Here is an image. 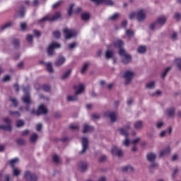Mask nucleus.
<instances>
[{"label":"nucleus","mask_w":181,"mask_h":181,"mask_svg":"<svg viewBox=\"0 0 181 181\" xmlns=\"http://www.w3.org/2000/svg\"><path fill=\"white\" fill-rule=\"evenodd\" d=\"M146 158L149 162H153L155 159H156V155H155L153 153H150L147 154Z\"/></svg>","instance_id":"obj_22"},{"label":"nucleus","mask_w":181,"mask_h":181,"mask_svg":"<svg viewBox=\"0 0 181 181\" xmlns=\"http://www.w3.org/2000/svg\"><path fill=\"white\" fill-rule=\"evenodd\" d=\"M122 172H134V168L131 165H127L122 168Z\"/></svg>","instance_id":"obj_27"},{"label":"nucleus","mask_w":181,"mask_h":181,"mask_svg":"<svg viewBox=\"0 0 181 181\" xmlns=\"http://www.w3.org/2000/svg\"><path fill=\"white\" fill-rule=\"evenodd\" d=\"M105 159H107V156H102L99 158V162L101 163L104 162V160H105Z\"/></svg>","instance_id":"obj_59"},{"label":"nucleus","mask_w":181,"mask_h":181,"mask_svg":"<svg viewBox=\"0 0 181 181\" xmlns=\"http://www.w3.org/2000/svg\"><path fill=\"white\" fill-rule=\"evenodd\" d=\"M115 47H117L119 49V54L122 57V63L124 64H128L130 63L132 58L131 55L127 54L124 49H122V46H124V42L121 40H117L114 42Z\"/></svg>","instance_id":"obj_1"},{"label":"nucleus","mask_w":181,"mask_h":181,"mask_svg":"<svg viewBox=\"0 0 181 181\" xmlns=\"http://www.w3.org/2000/svg\"><path fill=\"white\" fill-rule=\"evenodd\" d=\"M74 90H76L75 95H69L67 96V101H77L78 94H81L83 93V90H84V85L83 83H80L78 86L75 85L74 86Z\"/></svg>","instance_id":"obj_2"},{"label":"nucleus","mask_w":181,"mask_h":181,"mask_svg":"<svg viewBox=\"0 0 181 181\" xmlns=\"http://www.w3.org/2000/svg\"><path fill=\"white\" fill-rule=\"evenodd\" d=\"M25 125V122L22 119H18L16 121V127L17 128H20V127H23Z\"/></svg>","instance_id":"obj_38"},{"label":"nucleus","mask_w":181,"mask_h":181,"mask_svg":"<svg viewBox=\"0 0 181 181\" xmlns=\"http://www.w3.org/2000/svg\"><path fill=\"white\" fill-rule=\"evenodd\" d=\"M13 45L14 46V47H19V40L18 39H13L12 41Z\"/></svg>","instance_id":"obj_43"},{"label":"nucleus","mask_w":181,"mask_h":181,"mask_svg":"<svg viewBox=\"0 0 181 181\" xmlns=\"http://www.w3.org/2000/svg\"><path fill=\"white\" fill-rule=\"evenodd\" d=\"M10 101H11V103H13L14 107H18V100H16V99L10 98Z\"/></svg>","instance_id":"obj_52"},{"label":"nucleus","mask_w":181,"mask_h":181,"mask_svg":"<svg viewBox=\"0 0 181 181\" xmlns=\"http://www.w3.org/2000/svg\"><path fill=\"white\" fill-rule=\"evenodd\" d=\"M27 42H28L29 43L33 42V36H32L31 35H27Z\"/></svg>","instance_id":"obj_53"},{"label":"nucleus","mask_w":181,"mask_h":181,"mask_svg":"<svg viewBox=\"0 0 181 181\" xmlns=\"http://www.w3.org/2000/svg\"><path fill=\"white\" fill-rule=\"evenodd\" d=\"M81 12V8L80 7H78L77 8H76L74 11V13H80Z\"/></svg>","instance_id":"obj_64"},{"label":"nucleus","mask_w":181,"mask_h":181,"mask_svg":"<svg viewBox=\"0 0 181 181\" xmlns=\"http://www.w3.org/2000/svg\"><path fill=\"white\" fill-rule=\"evenodd\" d=\"M146 16L145 14V11H144V10H139L136 13V18L137 21H139V22L144 21V19H145Z\"/></svg>","instance_id":"obj_14"},{"label":"nucleus","mask_w":181,"mask_h":181,"mask_svg":"<svg viewBox=\"0 0 181 181\" xmlns=\"http://www.w3.org/2000/svg\"><path fill=\"white\" fill-rule=\"evenodd\" d=\"M36 139H37V134L36 133H34L30 136V141L32 143L36 142Z\"/></svg>","instance_id":"obj_31"},{"label":"nucleus","mask_w":181,"mask_h":181,"mask_svg":"<svg viewBox=\"0 0 181 181\" xmlns=\"http://www.w3.org/2000/svg\"><path fill=\"white\" fill-rule=\"evenodd\" d=\"M64 62H66V59L64 57H59L55 62V66L59 67V66H62Z\"/></svg>","instance_id":"obj_19"},{"label":"nucleus","mask_w":181,"mask_h":181,"mask_svg":"<svg viewBox=\"0 0 181 181\" xmlns=\"http://www.w3.org/2000/svg\"><path fill=\"white\" fill-rule=\"evenodd\" d=\"M142 125H144L142 121L139 120L134 123V128L135 129H141V128H142Z\"/></svg>","instance_id":"obj_26"},{"label":"nucleus","mask_w":181,"mask_h":181,"mask_svg":"<svg viewBox=\"0 0 181 181\" xmlns=\"http://www.w3.org/2000/svg\"><path fill=\"white\" fill-rule=\"evenodd\" d=\"M71 74V69H68L66 73H64L62 76V79L64 80L65 78H67V77H69V76H70V74Z\"/></svg>","instance_id":"obj_30"},{"label":"nucleus","mask_w":181,"mask_h":181,"mask_svg":"<svg viewBox=\"0 0 181 181\" xmlns=\"http://www.w3.org/2000/svg\"><path fill=\"white\" fill-rule=\"evenodd\" d=\"M123 77L125 78V84H129V83H131V80H132V78L134 77V73L129 71H126Z\"/></svg>","instance_id":"obj_10"},{"label":"nucleus","mask_w":181,"mask_h":181,"mask_svg":"<svg viewBox=\"0 0 181 181\" xmlns=\"http://www.w3.org/2000/svg\"><path fill=\"white\" fill-rule=\"evenodd\" d=\"M166 115L169 118H172L175 115V109L173 107H170L166 110Z\"/></svg>","instance_id":"obj_21"},{"label":"nucleus","mask_w":181,"mask_h":181,"mask_svg":"<svg viewBox=\"0 0 181 181\" xmlns=\"http://www.w3.org/2000/svg\"><path fill=\"white\" fill-rule=\"evenodd\" d=\"M59 6H62V1H59L58 2L55 3L52 6V9H57V8H59Z\"/></svg>","instance_id":"obj_45"},{"label":"nucleus","mask_w":181,"mask_h":181,"mask_svg":"<svg viewBox=\"0 0 181 181\" xmlns=\"http://www.w3.org/2000/svg\"><path fill=\"white\" fill-rule=\"evenodd\" d=\"M12 25H13V22L9 21L8 23L3 25L1 27V30H5V29H8V28H11V26H12Z\"/></svg>","instance_id":"obj_25"},{"label":"nucleus","mask_w":181,"mask_h":181,"mask_svg":"<svg viewBox=\"0 0 181 181\" xmlns=\"http://www.w3.org/2000/svg\"><path fill=\"white\" fill-rule=\"evenodd\" d=\"M62 18V13L60 12L57 11L52 16H50V14H48L41 18L38 21L39 23H42L43 22H54L55 21H58V19H60Z\"/></svg>","instance_id":"obj_3"},{"label":"nucleus","mask_w":181,"mask_h":181,"mask_svg":"<svg viewBox=\"0 0 181 181\" xmlns=\"http://www.w3.org/2000/svg\"><path fill=\"white\" fill-rule=\"evenodd\" d=\"M17 145H25V141L23 139H18L16 140Z\"/></svg>","instance_id":"obj_47"},{"label":"nucleus","mask_w":181,"mask_h":181,"mask_svg":"<svg viewBox=\"0 0 181 181\" xmlns=\"http://www.w3.org/2000/svg\"><path fill=\"white\" fill-rule=\"evenodd\" d=\"M34 35H35V36H37V37L40 36V35H41L40 31L34 30Z\"/></svg>","instance_id":"obj_63"},{"label":"nucleus","mask_w":181,"mask_h":181,"mask_svg":"<svg viewBox=\"0 0 181 181\" xmlns=\"http://www.w3.org/2000/svg\"><path fill=\"white\" fill-rule=\"evenodd\" d=\"M165 23H166V17L160 16L157 18L156 22L151 24L150 29H151V30H153V29H155V28H159L160 26L165 25Z\"/></svg>","instance_id":"obj_5"},{"label":"nucleus","mask_w":181,"mask_h":181,"mask_svg":"<svg viewBox=\"0 0 181 181\" xmlns=\"http://www.w3.org/2000/svg\"><path fill=\"white\" fill-rule=\"evenodd\" d=\"M111 153L115 156H122V151L121 149H118V148L115 146H112Z\"/></svg>","instance_id":"obj_16"},{"label":"nucleus","mask_w":181,"mask_h":181,"mask_svg":"<svg viewBox=\"0 0 181 181\" xmlns=\"http://www.w3.org/2000/svg\"><path fill=\"white\" fill-rule=\"evenodd\" d=\"M100 119V115L93 113L92 114V119Z\"/></svg>","instance_id":"obj_54"},{"label":"nucleus","mask_w":181,"mask_h":181,"mask_svg":"<svg viewBox=\"0 0 181 181\" xmlns=\"http://www.w3.org/2000/svg\"><path fill=\"white\" fill-rule=\"evenodd\" d=\"M126 36H127L128 37H132V36H134V30H126Z\"/></svg>","instance_id":"obj_39"},{"label":"nucleus","mask_w":181,"mask_h":181,"mask_svg":"<svg viewBox=\"0 0 181 181\" xmlns=\"http://www.w3.org/2000/svg\"><path fill=\"white\" fill-rule=\"evenodd\" d=\"M114 56V52L112 51L107 50L105 53V58L106 59H111Z\"/></svg>","instance_id":"obj_33"},{"label":"nucleus","mask_w":181,"mask_h":181,"mask_svg":"<svg viewBox=\"0 0 181 181\" xmlns=\"http://www.w3.org/2000/svg\"><path fill=\"white\" fill-rule=\"evenodd\" d=\"M94 131V127L93 126H90L87 124L83 125V129L82 131L83 134H87V132H93Z\"/></svg>","instance_id":"obj_17"},{"label":"nucleus","mask_w":181,"mask_h":181,"mask_svg":"<svg viewBox=\"0 0 181 181\" xmlns=\"http://www.w3.org/2000/svg\"><path fill=\"white\" fill-rule=\"evenodd\" d=\"M169 153H170V147L168 146L167 148L160 151L159 156L160 158H162V156H165V155H169Z\"/></svg>","instance_id":"obj_18"},{"label":"nucleus","mask_w":181,"mask_h":181,"mask_svg":"<svg viewBox=\"0 0 181 181\" xmlns=\"http://www.w3.org/2000/svg\"><path fill=\"white\" fill-rule=\"evenodd\" d=\"M131 129V127L129 124H127L124 128H121L119 129L121 135H123L124 136L126 137V139L124 141L123 144L124 146H129V139H128V131Z\"/></svg>","instance_id":"obj_4"},{"label":"nucleus","mask_w":181,"mask_h":181,"mask_svg":"<svg viewBox=\"0 0 181 181\" xmlns=\"http://www.w3.org/2000/svg\"><path fill=\"white\" fill-rule=\"evenodd\" d=\"M135 16H136V13L133 12L129 14V19H134V18H135Z\"/></svg>","instance_id":"obj_61"},{"label":"nucleus","mask_w":181,"mask_h":181,"mask_svg":"<svg viewBox=\"0 0 181 181\" xmlns=\"http://www.w3.org/2000/svg\"><path fill=\"white\" fill-rule=\"evenodd\" d=\"M36 129L38 132L42 131V124H37L36 126Z\"/></svg>","instance_id":"obj_62"},{"label":"nucleus","mask_w":181,"mask_h":181,"mask_svg":"<svg viewBox=\"0 0 181 181\" xmlns=\"http://www.w3.org/2000/svg\"><path fill=\"white\" fill-rule=\"evenodd\" d=\"M73 8H74V4H71L69 5L68 8V15L69 16H71V13H73Z\"/></svg>","instance_id":"obj_37"},{"label":"nucleus","mask_w":181,"mask_h":181,"mask_svg":"<svg viewBox=\"0 0 181 181\" xmlns=\"http://www.w3.org/2000/svg\"><path fill=\"white\" fill-rule=\"evenodd\" d=\"M52 35L54 37H56V39H59L60 37V32L59 31L53 32Z\"/></svg>","instance_id":"obj_48"},{"label":"nucleus","mask_w":181,"mask_h":181,"mask_svg":"<svg viewBox=\"0 0 181 181\" xmlns=\"http://www.w3.org/2000/svg\"><path fill=\"white\" fill-rule=\"evenodd\" d=\"M8 114H10V115H13V117H21V113H19L18 111H9Z\"/></svg>","instance_id":"obj_36"},{"label":"nucleus","mask_w":181,"mask_h":181,"mask_svg":"<svg viewBox=\"0 0 181 181\" xmlns=\"http://www.w3.org/2000/svg\"><path fill=\"white\" fill-rule=\"evenodd\" d=\"M83 149L80 151V153H84L87 148H88V139L86 137H83L81 139Z\"/></svg>","instance_id":"obj_15"},{"label":"nucleus","mask_w":181,"mask_h":181,"mask_svg":"<svg viewBox=\"0 0 181 181\" xmlns=\"http://www.w3.org/2000/svg\"><path fill=\"white\" fill-rule=\"evenodd\" d=\"M174 18L177 21H180V13H176L175 15H174Z\"/></svg>","instance_id":"obj_56"},{"label":"nucleus","mask_w":181,"mask_h":181,"mask_svg":"<svg viewBox=\"0 0 181 181\" xmlns=\"http://www.w3.org/2000/svg\"><path fill=\"white\" fill-rule=\"evenodd\" d=\"M170 67H167L164 71L162 73L161 77L163 78H164V77H166V75L168 74V71H169V70H170Z\"/></svg>","instance_id":"obj_46"},{"label":"nucleus","mask_w":181,"mask_h":181,"mask_svg":"<svg viewBox=\"0 0 181 181\" xmlns=\"http://www.w3.org/2000/svg\"><path fill=\"white\" fill-rule=\"evenodd\" d=\"M103 4H105V5H109L110 6H112V5H114V2L112 0H103Z\"/></svg>","instance_id":"obj_41"},{"label":"nucleus","mask_w":181,"mask_h":181,"mask_svg":"<svg viewBox=\"0 0 181 181\" xmlns=\"http://www.w3.org/2000/svg\"><path fill=\"white\" fill-rule=\"evenodd\" d=\"M64 35L65 36V39H71L74 36H76V33L73 30H69V28H64Z\"/></svg>","instance_id":"obj_11"},{"label":"nucleus","mask_w":181,"mask_h":181,"mask_svg":"<svg viewBox=\"0 0 181 181\" xmlns=\"http://www.w3.org/2000/svg\"><path fill=\"white\" fill-rule=\"evenodd\" d=\"M13 176H19L21 175V170L16 168H13Z\"/></svg>","instance_id":"obj_35"},{"label":"nucleus","mask_w":181,"mask_h":181,"mask_svg":"<svg viewBox=\"0 0 181 181\" xmlns=\"http://www.w3.org/2000/svg\"><path fill=\"white\" fill-rule=\"evenodd\" d=\"M18 13L19 14L20 18H23L25 16V13H26V8H25V6H22Z\"/></svg>","instance_id":"obj_24"},{"label":"nucleus","mask_w":181,"mask_h":181,"mask_svg":"<svg viewBox=\"0 0 181 181\" xmlns=\"http://www.w3.org/2000/svg\"><path fill=\"white\" fill-rule=\"evenodd\" d=\"M137 52L138 53H140V54L145 53L146 52V47L144 45L139 46L137 49Z\"/></svg>","instance_id":"obj_28"},{"label":"nucleus","mask_w":181,"mask_h":181,"mask_svg":"<svg viewBox=\"0 0 181 181\" xmlns=\"http://www.w3.org/2000/svg\"><path fill=\"white\" fill-rule=\"evenodd\" d=\"M76 42H72L69 44L68 47H69V49H74L76 47Z\"/></svg>","instance_id":"obj_57"},{"label":"nucleus","mask_w":181,"mask_h":181,"mask_svg":"<svg viewBox=\"0 0 181 181\" xmlns=\"http://www.w3.org/2000/svg\"><path fill=\"white\" fill-rule=\"evenodd\" d=\"M20 28L21 30H25L26 29V23H21L20 25Z\"/></svg>","instance_id":"obj_55"},{"label":"nucleus","mask_w":181,"mask_h":181,"mask_svg":"<svg viewBox=\"0 0 181 181\" xmlns=\"http://www.w3.org/2000/svg\"><path fill=\"white\" fill-rule=\"evenodd\" d=\"M45 66L47 67V71H48V73H53V66H52V63H47Z\"/></svg>","instance_id":"obj_29"},{"label":"nucleus","mask_w":181,"mask_h":181,"mask_svg":"<svg viewBox=\"0 0 181 181\" xmlns=\"http://www.w3.org/2000/svg\"><path fill=\"white\" fill-rule=\"evenodd\" d=\"M70 129H71V131H75V129L78 130V125L77 124H71L69 126Z\"/></svg>","instance_id":"obj_49"},{"label":"nucleus","mask_w":181,"mask_h":181,"mask_svg":"<svg viewBox=\"0 0 181 181\" xmlns=\"http://www.w3.org/2000/svg\"><path fill=\"white\" fill-rule=\"evenodd\" d=\"M42 90L44 91H50V86L49 85H43L42 86Z\"/></svg>","instance_id":"obj_50"},{"label":"nucleus","mask_w":181,"mask_h":181,"mask_svg":"<svg viewBox=\"0 0 181 181\" xmlns=\"http://www.w3.org/2000/svg\"><path fill=\"white\" fill-rule=\"evenodd\" d=\"M104 117L110 118L111 122H115V121H117V112H105Z\"/></svg>","instance_id":"obj_12"},{"label":"nucleus","mask_w":181,"mask_h":181,"mask_svg":"<svg viewBox=\"0 0 181 181\" xmlns=\"http://www.w3.org/2000/svg\"><path fill=\"white\" fill-rule=\"evenodd\" d=\"M78 167L81 172H86L87 170V164L83 161L78 163Z\"/></svg>","instance_id":"obj_20"},{"label":"nucleus","mask_w":181,"mask_h":181,"mask_svg":"<svg viewBox=\"0 0 181 181\" xmlns=\"http://www.w3.org/2000/svg\"><path fill=\"white\" fill-rule=\"evenodd\" d=\"M24 179H25L26 181H37V177H36V175L32 174V173L29 171H26L25 173Z\"/></svg>","instance_id":"obj_9"},{"label":"nucleus","mask_w":181,"mask_h":181,"mask_svg":"<svg viewBox=\"0 0 181 181\" xmlns=\"http://www.w3.org/2000/svg\"><path fill=\"white\" fill-rule=\"evenodd\" d=\"M175 64H177V67H178V69L181 70V59L177 58L175 60Z\"/></svg>","instance_id":"obj_42"},{"label":"nucleus","mask_w":181,"mask_h":181,"mask_svg":"<svg viewBox=\"0 0 181 181\" xmlns=\"http://www.w3.org/2000/svg\"><path fill=\"white\" fill-rule=\"evenodd\" d=\"M9 80H11V76L9 75H6L4 76L2 81H9Z\"/></svg>","instance_id":"obj_60"},{"label":"nucleus","mask_w":181,"mask_h":181,"mask_svg":"<svg viewBox=\"0 0 181 181\" xmlns=\"http://www.w3.org/2000/svg\"><path fill=\"white\" fill-rule=\"evenodd\" d=\"M146 88H155V82L151 81L150 83H146Z\"/></svg>","instance_id":"obj_44"},{"label":"nucleus","mask_w":181,"mask_h":181,"mask_svg":"<svg viewBox=\"0 0 181 181\" xmlns=\"http://www.w3.org/2000/svg\"><path fill=\"white\" fill-rule=\"evenodd\" d=\"M18 161H19V159H18V158H15L10 160L8 161V163H9L11 168H14L15 165H16V163H18Z\"/></svg>","instance_id":"obj_23"},{"label":"nucleus","mask_w":181,"mask_h":181,"mask_svg":"<svg viewBox=\"0 0 181 181\" xmlns=\"http://www.w3.org/2000/svg\"><path fill=\"white\" fill-rule=\"evenodd\" d=\"M60 47V44L57 42L52 43L47 48V53L49 56H53V53H54V49H57Z\"/></svg>","instance_id":"obj_8"},{"label":"nucleus","mask_w":181,"mask_h":181,"mask_svg":"<svg viewBox=\"0 0 181 181\" xmlns=\"http://www.w3.org/2000/svg\"><path fill=\"white\" fill-rule=\"evenodd\" d=\"M87 69H88V62L85 63L83 64V66H82V69L81 70V74H84V73H86V70H87Z\"/></svg>","instance_id":"obj_34"},{"label":"nucleus","mask_w":181,"mask_h":181,"mask_svg":"<svg viewBox=\"0 0 181 181\" xmlns=\"http://www.w3.org/2000/svg\"><path fill=\"white\" fill-rule=\"evenodd\" d=\"M52 160L54 163H59V156L57 155H54L52 157Z\"/></svg>","instance_id":"obj_51"},{"label":"nucleus","mask_w":181,"mask_h":181,"mask_svg":"<svg viewBox=\"0 0 181 181\" xmlns=\"http://www.w3.org/2000/svg\"><path fill=\"white\" fill-rule=\"evenodd\" d=\"M46 115L47 114V108L45 107V105L41 104L39 107L38 109L36 110V115L39 117V115Z\"/></svg>","instance_id":"obj_13"},{"label":"nucleus","mask_w":181,"mask_h":181,"mask_svg":"<svg viewBox=\"0 0 181 181\" xmlns=\"http://www.w3.org/2000/svg\"><path fill=\"white\" fill-rule=\"evenodd\" d=\"M29 90H30V88L29 86L23 88V91L25 93L22 98V101L23 103H25V104H30V95L28 93Z\"/></svg>","instance_id":"obj_6"},{"label":"nucleus","mask_w":181,"mask_h":181,"mask_svg":"<svg viewBox=\"0 0 181 181\" xmlns=\"http://www.w3.org/2000/svg\"><path fill=\"white\" fill-rule=\"evenodd\" d=\"M4 122L8 124L0 125V129H2L3 131H12V126H11V119L6 117L4 119Z\"/></svg>","instance_id":"obj_7"},{"label":"nucleus","mask_w":181,"mask_h":181,"mask_svg":"<svg viewBox=\"0 0 181 181\" xmlns=\"http://www.w3.org/2000/svg\"><path fill=\"white\" fill-rule=\"evenodd\" d=\"M22 136H26V135H29V130H24L21 133Z\"/></svg>","instance_id":"obj_58"},{"label":"nucleus","mask_w":181,"mask_h":181,"mask_svg":"<svg viewBox=\"0 0 181 181\" xmlns=\"http://www.w3.org/2000/svg\"><path fill=\"white\" fill-rule=\"evenodd\" d=\"M118 16H119V14L118 13H115L112 16L109 17L110 21H116V19H118Z\"/></svg>","instance_id":"obj_40"},{"label":"nucleus","mask_w":181,"mask_h":181,"mask_svg":"<svg viewBox=\"0 0 181 181\" xmlns=\"http://www.w3.org/2000/svg\"><path fill=\"white\" fill-rule=\"evenodd\" d=\"M82 21H88L90 19V14L88 13H85L81 15Z\"/></svg>","instance_id":"obj_32"}]
</instances>
